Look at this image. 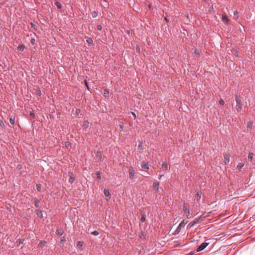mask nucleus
I'll list each match as a JSON object with an SVG mask.
<instances>
[{"mask_svg": "<svg viewBox=\"0 0 255 255\" xmlns=\"http://www.w3.org/2000/svg\"><path fill=\"white\" fill-rule=\"evenodd\" d=\"M236 109L238 112H240L242 110V101L241 98L238 96H236Z\"/></svg>", "mask_w": 255, "mask_h": 255, "instance_id": "obj_1", "label": "nucleus"}, {"mask_svg": "<svg viewBox=\"0 0 255 255\" xmlns=\"http://www.w3.org/2000/svg\"><path fill=\"white\" fill-rule=\"evenodd\" d=\"M208 243H203L198 247L197 249V251L200 252L203 250L208 245Z\"/></svg>", "mask_w": 255, "mask_h": 255, "instance_id": "obj_2", "label": "nucleus"}, {"mask_svg": "<svg viewBox=\"0 0 255 255\" xmlns=\"http://www.w3.org/2000/svg\"><path fill=\"white\" fill-rule=\"evenodd\" d=\"M135 172L133 168L130 167L129 169V177L130 179H132L134 177Z\"/></svg>", "mask_w": 255, "mask_h": 255, "instance_id": "obj_3", "label": "nucleus"}, {"mask_svg": "<svg viewBox=\"0 0 255 255\" xmlns=\"http://www.w3.org/2000/svg\"><path fill=\"white\" fill-rule=\"evenodd\" d=\"M185 224L186 223L184 222V221H182L179 224V225L178 227V228H177L176 230L175 231V234L179 233V232L180 231L181 228L185 226Z\"/></svg>", "mask_w": 255, "mask_h": 255, "instance_id": "obj_4", "label": "nucleus"}, {"mask_svg": "<svg viewBox=\"0 0 255 255\" xmlns=\"http://www.w3.org/2000/svg\"><path fill=\"white\" fill-rule=\"evenodd\" d=\"M222 20L225 24H228L229 22V19L226 15H222Z\"/></svg>", "mask_w": 255, "mask_h": 255, "instance_id": "obj_5", "label": "nucleus"}, {"mask_svg": "<svg viewBox=\"0 0 255 255\" xmlns=\"http://www.w3.org/2000/svg\"><path fill=\"white\" fill-rule=\"evenodd\" d=\"M69 182L71 183H73L75 180V177L72 173H69Z\"/></svg>", "mask_w": 255, "mask_h": 255, "instance_id": "obj_6", "label": "nucleus"}, {"mask_svg": "<svg viewBox=\"0 0 255 255\" xmlns=\"http://www.w3.org/2000/svg\"><path fill=\"white\" fill-rule=\"evenodd\" d=\"M104 194L106 197L108 198L107 200H109L111 199V194L108 190L105 189L104 190Z\"/></svg>", "mask_w": 255, "mask_h": 255, "instance_id": "obj_7", "label": "nucleus"}, {"mask_svg": "<svg viewBox=\"0 0 255 255\" xmlns=\"http://www.w3.org/2000/svg\"><path fill=\"white\" fill-rule=\"evenodd\" d=\"M183 211L186 214V216L187 218H188V216L190 214L189 209L188 208H187L186 206H184L183 207Z\"/></svg>", "mask_w": 255, "mask_h": 255, "instance_id": "obj_8", "label": "nucleus"}, {"mask_svg": "<svg viewBox=\"0 0 255 255\" xmlns=\"http://www.w3.org/2000/svg\"><path fill=\"white\" fill-rule=\"evenodd\" d=\"M161 168L163 171H167L168 170V164L167 162H163L162 164Z\"/></svg>", "mask_w": 255, "mask_h": 255, "instance_id": "obj_9", "label": "nucleus"}, {"mask_svg": "<svg viewBox=\"0 0 255 255\" xmlns=\"http://www.w3.org/2000/svg\"><path fill=\"white\" fill-rule=\"evenodd\" d=\"M159 187V182H154L153 184V187L154 189L157 191L158 190Z\"/></svg>", "mask_w": 255, "mask_h": 255, "instance_id": "obj_10", "label": "nucleus"}, {"mask_svg": "<svg viewBox=\"0 0 255 255\" xmlns=\"http://www.w3.org/2000/svg\"><path fill=\"white\" fill-rule=\"evenodd\" d=\"M230 162V156L228 155L224 156V162L225 164H228Z\"/></svg>", "mask_w": 255, "mask_h": 255, "instance_id": "obj_11", "label": "nucleus"}, {"mask_svg": "<svg viewBox=\"0 0 255 255\" xmlns=\"http://www.w3.org/2000/svg\"><path fill=\"white\" fill-rule=\"evenodd\" d=\"M141 167L142 169L144 170H148L149 169V166L146 163H142Z\"/></svg>", "mask_w": 255, "mask_h": 255, "instance_id": "obj_12", "label": "nucleus"}, {"mask_svg": "<svg viewBox=\"0 0 255 255\" xmlns=\"http://www.w3.org/2000/svg\"><path fill=\"white\" fill-rule=\"evenodd\" d=\"M96 157L99 160H101L102 158V152L100 151H98L97 152Z\"/></svg>", "mask_w": 255, "mask_h": 255, "instance_id": "obj_13", "label": "nucleus"}, {"mask_svg": "<svg viewBox=\"0 0 255 255\" xmlns=\"http://www.w3.org/2000/svg\"><path fill=\"white\" fill-rule=\"evenodd\" d=\"M197 222H196V221H194V222H190L187 226V228L188 229H190L191 228H192L194 225H195Z\"/></svg>", "mask_w": 255, "mask_h": 255, "instance_id": "obj_14", "label": "nucleus"}, {"mask_svg": "<svg viewBox=\"0 0 255 255\" xmlns=\"http://www.w3.org/2000/svg\"><path fill=\"white\" fill-rule=\"evenodd\" d=\"M24 48L25 46L23 44L19 45L17 47V49L20 51H23L24 49Z\"/></svg>", "mask_w": 255, "mask_h": 255, "instance_id": "obj_15", "label": "nucleus"}, {"mask_svg": "<svg viewBox=\"0 0 255 255\" xmlns=\"http://www.w3.org/2000/svg\"><path fill=\"white\" fill-rule=\"evenodd\" d=\"M56 233L58 235L61 236L63 234L64 232L63 231L61 230H57L56 231Z\"/></svg>", "mask_w": 255, "mask_h": 255, "instance_id": "obj_16", "label": "nucleus"}, {"mask_svg": "<svg viewBox=\"0 0 255 255\" xmlns=\"http://www.w3.org/2000/svg\"><path fill=\"white\" fill-rule=\"evenodd\" d=\"M36 214L39 217H42V212L40 210H37L36 211Z\"/></svg>", "mask_w": 255, "mask_h": 255, "instance_id": "obj_17", "label": "nucleus"}, {"mask_svg": "<svg viewBox=\"0 0 255 255\" xmlns=\"http://www.w3.org/2000/svg\"><path fill=\"white\" fill-rule=\"evenodd\" d=\"M195 198H196L197 201H199L201 198V193L198 192L196 195Z\"/></svg>", "mask_w": 255, "mask_h": 255, "instance_id": "obj_18", "label": "nucleus"}, {"mask_svg": "<svg viewBox=\"0 0 255 255\" xmlns=\"http://www.w3.org/2000/svg\"><path fill=\"white\" fill-rule=\"evenodd\" d=\"M89 123L87 121H85L83 123V126L86 128H87L89 127Z\"/></svg>", "mask_w": 255, "mask_h": 255, "instance_id": "obj_19", "label": "nucleus"}, {"mask_svg": "<svg viewBox=\"0 0 255 255\" xmlns=\"http://www.w3.org/2000/svg\"><path fill=\"white\" fill-rule=\"evenodd\" d=\"M253 156H254V153H250L249 155H248V159L249 160H250V161H252V159H253Z\"/></svg>", "mask_w": 255, "mask_h": 255, "instance_id": "obj_20", "label": "nucleus"}, {"mask_svg": "<svg viewBox=\"0 0 255 255\" xmlns=\"http://www.w3.org/2000/svg\"><path fill=\"white\" fill-rule=\"evenodd\" d=\"M91 15L93 17L95 18L97 16L98 12L96 11H94L92 12Z\"/></svg>", "mask_w": 255, "mask_h": 255, "instance_id": "obj_21", "label": "nucleus"}, {"mask_svg": "<svg viewBox=\"0 0 255 255\" xmlns=\"http://www.w3.org/2000/svg\"><path fill=\"white\" fill-rule=\"evenodd\" d=\"M83 245V243L82 242L79 241L77 243V247L78 248H80V247H82Z\"/></svg>", "mask_w": 255, "mask_h": 255, "instance_id": "obj_22", "label": "nucleus"}, {"mask_svg": "<svg viewBox=\"0 0 255 255\" xmlns=\"http://www.w3.org/2000/svg\"><path fill=\"white\" fill-rule=\"evenodd\" d=\"M46 242L45 241H41L39 244V246L40 248H43L45 245Z\"/></svg>", "mask_w": 255, "mask_h": 255, "instance_id": "obj_23", "label": "nucleus"}, {"mask_svg": "<svg viewBox=\"0 0 255 255\" xmlns=\"http://www.w3.org/2000/svg\"><path fill=\"white\" fill-rule=\"evenodd\" d=\"M40 203V201L37 199H35L34 200V204L35 207H38L39 206V204Z\"/></svg>", "mask_w": 255, "mask_h": 255, "instance_id": "obj_24", "label": "nucleus"}, {"mask_svg": "<svg viewBox=\"0 0 255 255\" xmlns=\"http://www.w3.org/2000/svg\"><path fill=\"white\" fill-rule=\"evenodd\" d=\"M55 5H56V6L58 8H61L62 7V5L61 4V3L58 1H56L55 2Z\"/></svg>", "mask_w": 255, "mask_h": 255, "instance_id": "obj_25", "label": "nucleus"}, {"mask_svg": "<svg viewBox=\"0 0 255 255\" xmlns=\"http://www.w3.org/2000/svg\"><path fill=\"white\" fill-rule=\"evenodd\" d=\"M86 41L88 44H91L93 43V39L89 37L87 38Z\"/></svg>", "mask_w": 255, "mask_h": 255, "instance_id": "obj_26", "label": "nucleus"}, {"mask_svg": "<svg viewBox=\"0 0 255 255\" xmlns=\"http://www.w3.org/2000/svg\"><path fill=\"white\" fill-rule=\"evenodd\" d=\"M252 126H253V123H252V122H249L248 123V125H247V128H248L251 129V128H252Z\"/></svg>", "mask_w": 255, "mask_h": 255, "instance_id": "obj_27", "label": "nucleus"}, {"mask_svg": "<svg viewBox=\"0 0 255 255\" xmlns=\"http://www.w3.org/2000/svg\"><path fill=\"white\" fill-rule=\"evenodd\" d=\"M96 175H97V179L99 180H101V174L99 171H97L96 172Z\"/></svg>", "mask_w": 255, "mask_h": 255, "instance_id": "obj_28", "label": "nucleus"}, {"mask_svg": "<svg viewBox=\"0 0 255 255\" xmlns=\"http://www.w3.org/2000/svg\"><path fill=\"white\" fill-rule=\"evenodd\" d=\"M234 15L235 18L236 19H237L238 18V11L236 10V11H234Z\"/></svg>", "mask_w": 255, "mask_h": 255, "instance_id": "obj_29", "label": "nucleus"}, {"mask_svg": "<svg viewBox=\"0 0 255 255\" xmlns=\"http://www.w3.org/2000/svg\"><path fill=\"white\" fill-rule=\"evenodd\" d=\"M244 166V164H242V163H239L238 165H237V168L238 169L240 170L242 168V167Z\"/></svg>", "mask_w": 255, "mask_h": 255, "instance_id": "obj_30", "label": "nucleus"}, {"mask_svg": "<svg viewBox=\"0 0 255 255\" xmlns=\"http://www.w3.org/2000/svg\"><path fill=\"white\" fill-rule=\"evenodd\" d=\"M41 188V184H37L36 185V188L38 191H40Z\"/></svg>", "mask_w": 255, "mask_h": 255, "instance_id": "obj_31", "label": "nucleus"}, {"mask_svg": "<svg viewBox=\"0 0 255 255\" xmlns=\"http://www.w3.org/2000/svg\"><path fill=\"white\" fill-rule=\"evenodd\" d=\"M109 94V91L108 90H107V89H105L104 90V95H105V96L106 97L108 96Z\"/></svg>", "mask_w": 255, "mask_h": 255, "instance_id": "obj_32", "label": "nucleus"}, {"mask_svg": "<svg viewBox=\"0 0 255 255\" xmlns=\"http://www.w3.org/2000/svg\"><path fill=\"white\" fill-rule=\"evenodd\" d=\"M91 234L94 236H98L99 234V233L97 231H95L92 232Z\"/></svg>", "mask_w": 255, "mask_h": 255, "instance_id": "obj_33", "label": "nucleus"}, {"mask_svg": "<svg viewBox=\"0 0 255 255\" xmlns=\"http://www.w3.org/2000/svg\"><path fill=\"white\" fill-rule=\"evenodd\" d=\"M70 142H66L65 143V147H66V148H67L69 147V146H70Z\"/></svg>", "mask_w": 255, "mask_h": 255, "instance_id": "obj_34", "label": "nucleus"}, {"mask_svg": "<svg viewBox=\"0 0 255 255\" xmlns=\"http://www.w3.org/2000/svg\"><path fill=\"white\" fill-rule=\"evenodd\" d=\"M219 103L220 105H224L225 104V102L223 100L221 99L219 101Z\"/></svg>", "mask_w": 255, "mask_h": 255, "instance_id": "obj_35", "label": "nucleus"}, {"mask_svg": "<svg viewBox=\"0 0 255 255\" xmlns=\"http://www.w3.org/2000/svg\"><path fill=\"white\" fill-rule=\"evenodd\" d=\"M119 127L120 128V129H121V130H123V128H124V125L123 123H121L119 125Z\"/></svg>", "mask_w": 255, "mask_h": 255, "instance_id": "obj_36", "label": "nucleus"}, {"mask_svg": "<svg viewBox=\"0 0 255 255\" xmlns=\"http://www.w3.org/2000/svg\"><path fill=\"white\" fill-rule=\"evenodd\" d=\"M10 123L12 124V125H14V119H12L11 118L10 119Z\"/></svg>", "mask_w": 255, "mask_h": 255, "instance_id": "obj_37", "label": "nucleus"}, {"mask_svg": "<svg viewBox=\"0 0 255 255\" xmlns=\"http://www.w3.org/2000/svg\"><path fill=\"white\" fill-rule=\"evenodd\" d=\"M97 28H98V30H101L102 29V26L101 25H98L97 26Z\"/></svg>", "mask_w": 255, "mask_h": 255, "instance_id": "obj_38", "label": "nucleus"}, {"mask_svg": "<svg viewBox=\"0 0 255 255\" xmlns=\"http://www.w3.org/2000/svg\"><path fill=\"white\" fill-rule=\"evenodd\" d=\"M140 220L142 222H144L145 220V218L144 216H142Z\"/></svg>", "mask_w": 255, "mask_h": 255, "instance_id": "obj_39", "label": "nucleus"}, {"mask_svg": "<svg viewBox=\"0 0 255 255\" xmlns=\"http://www.w3.org/2000/svg\"><path fill=\"white\" fill-rule=\"evenodd\" d=\"M65 242V240L63 239H61V241H60V243L61 244H63Z\"/></svg>", "mask_w": 255, "mask_h": 255, "instance_id": "obj_40", "label": "nucleus"}, {"mask_svg": "<svg viewBox=\"0 0 255 255\" xmlns=\"http://www.w3.org/2000/svg\"><path fill=\"white\" fill-rule=\"evenodd\" d=\"M142 142H140L139 143V144L138 145V148H139V149L141 148V147H142Z\"/></svg>", "mask_w": 255, "mask_h": 255, "instance_id": "obj_41", "label": "nucleus"}, {"mask_svg": "<svg viewBox=\"0 0 255 255\" xmlns=\"http://www.w3.org/2000/svg\"><path fill=\"white\" fill-rule=\"evenodd\" d=\"M31 26H32V27L34 29H35V30H36L35 25L34 24L32 23H31Z\"/></svg>", "mask_w": 255, "mask_h": 255, "instance_id": "obj_42", "label": "nucleus"}, {"mask_svg": "<svg viewBox=\"0 0 255 255\" xmlns=\"http://www.w3.org/2000/svg\"><path fill=\"white\" fill-rule=\"evenodd\" d=\"M131 114L132 115L134 118H136V115L134 113L131 112Z\"/></svg>", "mask_w": 255, "mask_h": 255, "instance_id": "obj_43", "label": "nucleus"}, {"mask_svg": "<svg viewBox=\"0 0 255 255\" xmlns=\"http://www.w3.org/2000/svg\"><path fill=\"white\" fill-rule=\"evenodd\" d=\"M85 85H86V87L89 89V87L88 86V83H87V81H85Z\"/></svg>", "mask_w": 255, "mask_h": 255, "instance_id": "obj_44", "label": "nucleus"}, {"mask_svg": "<svg viewBox=\"0 0 255 255\" xmlns=\"http://www.w3.org/2000/svg\"><path fill=\"white\" fill-rule=\"evenodd\" d=\"M164 19H165V20L167 22H168V20L167 19V18L166 17H164Z\"/></svg>", "mask_w": 255, "mask_h": 255, "instance_id": "obj_45", "label": "nucleus"}, {"mask_svg": "<svg viewBox=\"0 0 255 255\" xmlns=\"http://www.w3.org/2000/svg\"><path fill=\"white\" fill-rule=\"evenodd\" d=\"M17 168H18L19 169H20L21 168V165H17Z\"/></svg>", "mask_w": 255, "mask_h": 255, "instance_id": "obj_46", "label": "nucleus"}, {"mask_svg": "<svg viewBox=\"0 0 255 255\" xmlns=\"http://www.w3.org/2000/svg\"><path fill=\"white\" fill-rule=\"evenodd\" d=\"M162 176H163V175H160V177H159V179H160V178H161L162 177Z\"/></svg>", "mask_w": 255, "mask_h": 255, "instance_id": "obj_47", "label": "nucleus"}, {"mask_svg": "<svg viewBox=\"0 0 255 255\" xmlns=\"http://www.w3.org/2000/svg\"><path fill=\"white\" fill-rule=\"evenodd\" d=\"M136 50H138V47H137V48H136Z\"/></svg>", "mask_w": 255, "mask_h": 255, "instance_id": "obj_48", "label": "nucleus"}, {"mask_svg": "<svg viewBox=\"0 0 255 255\" xmlns=\"http://www.w3.org/2000/svg\"><path fill=\"white\" fill-rule=\"evenodd\" d=\"M136 50H138V47H137V48H136Z\"/></svg>", "mask_w": 255, "mask_h": 255, "instance_id": "obj_49", "label": "nucleus"}, {"mask_svg": "<svg viewBox=\"0 0 255 255\" xmlns=\"http://www.w3.org/2000/svg\"><path fill=\"white\" fill-rule=\"evenodd\" d=\"M254 53H255V50Z\"/></svg>", "mask_w": 255, "mask_h": 255, "instance_id": "obj_50", "label": "nucleus"}]
</instances>
